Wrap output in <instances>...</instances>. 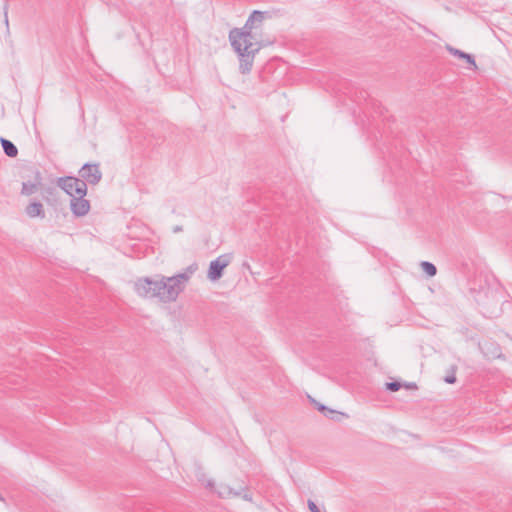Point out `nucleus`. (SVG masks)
<instances>
[{
    "mask_svg": "<svg viewBox=\"0 0 512 512\" xmlns=\"http://www.w3.org/2000/svg\"><path fill=\"white\" fill-rule=\"evenodd\" d=\"M229 493H232V491L230 490ZM234 495H239V492H233Z\"/></svg>",
    "mask_w": 512,
    "mask_h": 512,
    "instance_id": "22",
    "label": "nucleus"
},
{
    "mask_svg": "<svg viewBox=\"0 0 512 512\" xmlns=\"http://www.w3.org/2000/svg\"><path fill=\"white\" fill-rule=\"evenodd\" d=\"M448 51L456 57L465 59L468 64H470L473 68H476L475 59L471 54L465 53V52H463L459 49L453 48V47H448Z\"/></svg>",
    "mask_w": 512,
    "mask_h": 512,
    "instance_id": "12",
    "label": "nucleus"
},
{
    "mask_svg": "<svg viewBox=\"0 0 512 512\" xmlns=\"http://www.w3.org/2000/svg\"><path fill=\"white\" fill-rule=\"evenodd\" d=\"M189 280L188 274H178L172 277H163L156 285L158 298L163 302L175 301L180 292L184 289V284Z\"/></svg>",
    "mask_w": 512,
    "mask_h": 512,
    "instance_id": "2",
    "label": "nucleus"
},
{
    "mask_svg": "<svg viewBox=\"0 0 512 512\" xmlns=\"http://www.w3.org/2000/svg\"><path fill=\"white\" fill-rule=\"evenodd\" d=\"M265 14L266 12L254 10L246 20V23L244 24L245 28L253 30L257 24H261L263 22Z\"/></svg>",
    "mask_w": 512,
    "mask_h": 512,
    "instance_id": "9",
    "label": "nucleus"
},
{
    "mask_svg": "<svg viewBox=\"0 0 512 512\" xmlns=\"http://www.w3.org/2000/svg\"><path fill=\"white\" fill-rule=\"evenodd\" d=\"M386 388L389 391L396 392L401 388V384L397 381L387 382Z\"/></svg>",
    "mask_w": 512,
    "mask_h": 512,
    "instance_id": "15",
    "label": "nucleus"
},
{
    "mask_svg": "<svg viewBox=\"0 0 512 512\" xmlns=\"http://www.w3.org/2000/svg\"><path fill=\"white\" fill-rule=\"evenodd\" d=\"M0 143L2 145L4 153L8 157L14 158V157H16L18 155V149L14 145L13 142H11L10 140H8L6 138L1 137L0 138Z\"/></svg>",
    "mask_w": 512,
    "mask_h": 512,
    "instance_id": "11",
    "label": "nucleus"
},
{
    "mask_svg": "<svg viewBox=\"0 0 512 512\" xmlns=\"http://www.w3.org/2000/svg\"><path fill=\"white\" fill-rule=\"evenodd\" d=\"M198 269V266L196 263H193L191 265H189L187 268H186V272H184L183 274H188L189 277Z\"/></svg>",
    "mask_w": 512,
    "mask_h": 512,
    "instance_id": "16",
    "label": "nucleus"
},
{
    "mask_svg": "<svg viewBox=\"0 0 512 512\" xmlns=\"http://www.w3.org/2000/svg\"><path fill=\"white\" fill-rule=\"evenodd\" d=\"M444 381L448 384H454L456 382V376H455V372L454 370L452 371L451 374L447 375L445 378H444Z\"/></svg>",
    "mask_w": 512,
    "mask_h": 512,
    "instance_id": "17",
    "label": "nucleus"
},
{
    "mask_svg": "<svg viewBox=\"0 0 512 512\" xmlns=\"http://www.w3.org/2000/svg\"><path fill=\"white\" fill-rule=\"evenodd\" d=\"M232 254H222L209 264L207 278L217 281L223 275V270L231 263Z\"/></svg>",
    "mask_w": 512,
    "mask_h": 512,
    "instance_id": "4",
    "label": "nucleus"
},
{
    "mask_svg": "<svg viewBox=\"0 0 512 512\" xmlns=\"http://www.w3.org/2000/svg\"><path fill=\"white\" fill-rule=\"evenodd\" d=\"M308 507L311 512H321L319 507L312 500H308Z\"/></svg>",
    "mask_w": 512,
    "mask_h": 512,
    "instance_id": "18",
    "label": "nucleus"
},
{
    "mask_svg": "<svg viewBox=\"0 0 512 512\" xmlns=\"http://www.w3.org/2000/svg\"><path fill=\"white\" fill-rule=\"evenodd\" d=\"M157 284L158 281L151 280L148 277L141 278L135 282V291L144 298H158Z\"/></svg>",
    "mask_w": 512,
    "mask_h": 512,
    "instance_id": "6",
    "label": "nucleus"
},
{
    "mask_svg": "<svg viewBox=\"0 0 512 512\" xmlns=\"http://www.w3.org/2000/svg\"><path fill=\"white\" fill-rule=\"evenodd\" d=\"M85 196L86 195H78L70 200V209L75 217H83L90 210V203Z\"/></svg>",
    "mask_w": 512,
    "mask_h": 512,
    "instance_id": "7",
    "label": "nucleus"
},
{
    "mask_svg": "<svg viewBox=\"0 0 512 512\" xmlns=\"http://www.w3.org/2000/svg\"><path fill=\"white\" fill-rule=\"evenodd\" d=\"M4 23L7 28H9V20H8V4L4 5Z\"/></svg>",
    "mask_w": 512,
    "mask_h": 512,
    "instance_id": "19",
    "label": "nucleus"
},
{
    "mask_svg": "<svg viewBox=\"0 0 512 512\" xmlns=\"http://www.w3.org/2000/svg\"><path fill=\"white\" fill-rule=\"evenodd\" d=\"M41 182H42L41 174L38 170H36L34 172V177L32 180H28V181H25L22 183L21 193L23 195H27V196L34 194L40 187Z\"/></svg>",
    "mask_w": 512,
    "mask_h": 512,
    "instance_id": "8",
    "label": "nucleus"
},
{
    "mask_svg": "<svg viewBox=\"0 0 512 512\" xmlns=\"http://www.w3.org/2000/svg\"><path fill=\"white\" fill-rule=\"evenodd\" d=\"M318 410L320 412H322L326 417L328 418H331V419H334V415L337 414L336 411L332 410V409H329L328 407H326L325 405L323 404H318L317 406Z\"/></svg>",
    "mask_w": 512,
    "mask_h": 512,
    "instance_id": "14",
    "label": "nucleus"
},
{
    "mask_svg": "<svg viewBox=\"0 0 512 512\" xmlns=\"http://www.w3.org/2000/svg\"><path fill=\"white\" fill-rule=\"evenodd\" d=\"M180 231H182V227L181 226H176L174 228V232H180Z\"/></svg>",
    "mask_w": 512,
    "mask_h": 512,
    "instance_id": "20",
    "label": "nucleus"
},
{
    "mask_svg": "<svg viewBox=\"0 0 512 512\" xmlns=\"http://www.w3.org/2000/svg\"><path fill=\"white\" fill-rule=\"evenodd\" d=\"M207 486H208V487H211V486H212V482H211V481H209V482L207 483Z\"/></svg>",
    "mask_w": 512,
    "mask_h": 512,
    "instance_id": "21",
    "label": "nucleus"
},
{
    "mask_svg": "<svg viewBox=\"0 0 512 512\" xmlns=\"http://www.w3.org/2000/svg\"><path fill=\"white\" fill-rule=\"evenodd\" d=\"M80 180L85 181L86 185H96L102 179V172L100 170L99 164H84L79 170Z\"/></svg>",
    "mask_w": 512,
    "mask_h": 512,
    "instance_id": "5",
    "label": "nucleus"
},
{
    "mask_svg": "<svg viewBox=\"0 0 512 512\" xmlns=\"http://www.w3.org/2000/svg\"><path fill=\"white\" fill-rule=\"evenodd\" d=\"M421 267L423 269V271L428 275V276H435L436 273H437V269H436V266L431 263V262H428V261H423L421 263Z\"/></svg>",
    "mask_w": 512,
    "mask_h": 512,
    "instance_id": "13",
    "label": "nucleus"
},
{
    "mask_svg": "<svg viewBox=\"0 0 512 512\" xmlns=\"http://www.w3.org/2000/svg\"><path fill=\"white\" fill-rule=\"evenodd\" d=\"M229 41L239 58V70L242 74H248L253 66L255 55L262 45L254 41L251 29L233 28L229 32Z\"/></svg>",
    "mask_w": 512,
    "mask_h": 512,
    "instance_id": "1",
    "label": "nucleus"
},
{
    "mask_svg": "<svg viewBox=\"0 0 512 512\" xmlns=\"http://www.w3.org/2000/svg\"><path fill=\"white\" fill-rule=\"evenodd\" d=\"M58 186L64 190L71 198L78 195L87 194V186L85 181L79 178L66 176L61 177L57 181Z\"/></svg>",
    "mask_w": 512,
    "mask_h": 512,
    "instance_id": "3",
    "label": "nucleus"
},
{
    "mask_svg": "<svg viewBox=\"0 0 512 512\" xmlns=\"http://www.w3.org/2000/svg\"><path fill=\"white\" fill-rule=\"evenodd\" d=\"M26 214L31 218H35V217L44 218L45 211H44L42 203L39 201H34V202L30 203L26 208Z\"/></svg>",
    "mask_w": 512,
    "mask_h": 512,
    "instance_id": "10",
    "label": "nucleus"
}]
</instances>
